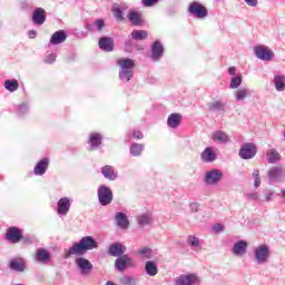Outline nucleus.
Returning a JSON list of instances; mask_svg holds the SVG:
<instances>
[{
	"label": "nucleus",
	"instance_id": "1",
	"mask_svg": "<svg viewBox=\"0 0 285 285\" xmlns=\"http://www.w3.org/2000/svg\"><path fill=\"white\" fill-rule=\"evenodd\" d=\"M95 248H99L97 240L92 236H85L78 243H73L69 249H65L63 258L70 259L72 255L81 257V255H86L88 250H95Z\"/></svg>",
	"mask_w": 285,
	"mask_h": 285
},
{
	"label": "nucleus",
	"instance_id": "2",
	"mask_svg": "<svg viewBox=\"0 0 285 285\" xmlns=\"http://www.w3.org/2000/svg\"><path fill=\"white\" fill-rule=\"evenodd\" d=\"M117 65L119 66V79L124 83H128L130 79H132L135 75V60L129 58H120L117 60Z\"/></svg>",
	"mask_w": 285,
	"mask_h": 285
},
{
	"label": "nucleus",
	"instance_id": "3",
	"mask_svg": "<svg viewBox=\"0 0 285 285\" xmlns=\"http://www.w3.org/2000/svg\"><path fill=\"white\" fill-rule=\"evenodd\" d=\"M271 259V248L268 245H259L254 249V262L257 264H268Z\"/></svg>",
	"mask_w": 285,
	"mask_h": 285
},
{
	"label": "nucleus",
	"instance_id": "4",
	"mask_svg": "<svg viewBox=\"0 0 285 285\" xmlns=\"http://www.w3.org/2000/svg\"><path fill=\"white\" fill-rule=\"evenodd\" d=\"M187 12L196 19H206L208 17V9L198 1L189 3Z\"/></svg>",
	"mask_w": 285,
	"mask_h": 285
},
{
	"label": "nucleus",
	"instance_id": "5",
	"mask_svg": "<svg viewBox=\"0 0 285 285\" xmlns=\"http://www.w3.org/2000/svg\"><path fill=\"white\" fill-rule=\"evenodd\" d=\"M224 179V171L219 169L208 170L204 176L206 186H217Z\"/></svg>",
	"mask_w": 285,
	"mask_h": 285
},
{
	"label": "nucleus",
	"instance_id": "6",
	"mask_svg": "<svg viewBox=\"0 0 285 285\" xmlns=\"http://www.w3.org/2000/svg\"><path fill=\"white\" fill-rule=\"evenodd\" d=\"M175 285H202V278L195 273L181 274L175 278Z\"/></svg>",
	"mask_w": 285,
	"mask_h": 285
},
{
	"label": "nucleus",
	"instance_id": "7",
	"mask_svg": "<svg viewBox=\"0 0 285 285\" xmlns=\"http://www.w3.org/2000/svg\"><path fill=\"white\" fill-rule=\"evenodd\" d=\"M254 55L257 59H261V61H273L275 58V52L264 45L256 46L254 48Z\"/></svg>",
	"mask_w": 285,
	"mask_h": 285
},
{
	"label": "nucleus",
	"instance_id": "8",
	"mask_svg": "<svg viewBox=\"0 0 285 285\" xmlns=\"http://www.w3.org/2000/svg\"><path fill=\"white\" fill-rule=\"evenodd\" d=\"M267 177L269 181H276V183L285 181V166L284 165L273 166L267 170Z\"/></svg>",
	"mask_w": 285,
	"mask_h": 285
},
{
	"label": "nucleus",
	"instance_id": "9",
	"mask_svg": "<svg viewBox=\"0 0 285 285\" xmlns=\"http://www.w3.org/2000/svg\"><path fill=\"white\" fill-rule=\"evenodd\" d=\"M112 190L106 186V185H101L98 188V202L101 206H109V204H112Z\"/></svg>",
	"mask_w": 285,
	"mask_h": 285
},
{
	"label": "nucleus",
	"instance_id": "10",
	"mask_svg": "<svg viewBox=\"0 0 285 285\" xmlns=\"http://www.w3.org/2000/svg\"><path fill=\"white\" fill-rule=\"evenodd\" d=\"M240 159H253L257 155V145L254 142H245L238 151Z\"/></svg>",
	"mask_w": 285,
	"mask_h": 285
},
{
	"label": "nucleus",
	"instance_id": "11",
	"mask_svg": "<svg viewBox=\"0 0 285 285\" xmlns=\"http://www.w3.org/2000/svg\"><path fill=\"white\" fill-rule=\"evenodd\" d=\"M116 271H119L120 273H124L127 268H135L137 266V263L135 259L130 258L128 255L119 256L115 262Z\"/></svg>",
	"mask_w": 285,
	"mask_h": 285
},
{
	"label": "nucleus",
	"instance_id": "12",
	"mask_svg": "<svg viewBox=\"0 0 285 285\" xmlns=\"http://www.w3.org/2000/svg\"><path fill=\"white\" fill-rule=\"evenodd\" d=\"M33 259L37 264H50V262H52V255H50L48 249L40 247L36 249Z\"/></svg>",
	"mask_w": 285,
	"mask_h": 285
},
{
	"label": "nucleus",
	"instance_id": "13",
	"mask_svg": "<svg viewBox=\"0 0 285 285\" xmlns=\"http://www.w3.org/2000/svg\"><path fill=\"white\" fill-rule=\"evenodd\" d=\"M200 159L204 164H213L217 160V151L214 147H207L202 151Z\"/></svg>",
	"mask_w": 285,
	"mask_h": 285
},
{
	"label": "nucleus",
	"instance_id": "14",
	"mask_svg": "<svg viewBox=\"0 0 285 285\" xmlns=\"http://www.w3.org/2000/svg\"><path fill=\"white\" fill-rule=\"evenodd\" d=\"M246 250H248V243L246 240L236 242L232 248V253L236 257L246 255Z\"/></svg>",
	"mask_w": 285,
	"mask_h": 285
},
{
	"label": "nucleus",
	"instance_id": "15",
	"mask_svg": "<svg viewBox=\"0 0 285 285\" xmlns=\"http://www.w3.org/2000/svg\"><path fill=\"white\" fill-rule=\"evenodd\" d=\"M98 46L104 52H112V50H115V40L110 37H101L98 41Z\"/></svg>",
	"mask_w": 285,
	"mask_h": 285
},
{
	"label": "nucleus",
	"instance_id": "16",
	"mask_svg": "<svg viewBox=\"0 0 285 285\" xmlns=\"http://www.w3.org/2000/svg\"><path fill=\"white\" fill-rule=\"evenodd\" d=\"M164 57V45H161L159 41H155L151 45V61H159Z\"/></svg>",
	"mask_w": 285,
	"mask_h": 285
},
{
	"label": "nucleus",
	"instance_id": "17",
	"mask_svg": "<svg viewBox=\"0 0 285 285\" xmlns=\"http://www.w3.org/2000/svg\"><path fill=\"white\" fill-rule=\"evenodd\" d=\"M50 164V160L48 158H42L40 161H38L33 168V174L37 177H41L46 175V171L48 170V166Z\"/></svg>",
	"mask_w": 285,
	"mask_h": 285
},
{
	"label": "nucleus",
	"instance_id": "18",
	"mask_svg": "<svg viewBox=\"0 0 285 285\" xmlns=\"http://www.w3.org/2000/svg\"><path fill=\"white\" fill-rule=\"evenodd\" d=\"M76 265L79 271H81L82 275H88V273L92 271V263L85 257H78L76 259Z\"/></svg>",
	"mask_w": 285,
	"mask_h": 285
},
{
	"label": "nucleus",
	"instance_id": "19",
	"mask_svg": "<svg viewBox=\"0 0 285 285\" xmlns=\"http://www.w3.org/2000/svg\"><path fill=\"white\" fill-rule=\"evenodd\" d=\"M32 21L36 26H43L46 23V10L43 8H36L32 13Z\"/></svg>",
	"mask_w": 285,
	"mask_h": 285
},
{
	"label": "nucleus",
	"instance_id": "20",
	"mask_svg": "<svg viewBox=\"0 0 285 285\" xmlns=\"http://www.w3.org/2000/svg\"><path fill=\"white\" fill-rule=\"evenodd\" d=\"M108 253L111 257H122L124 253H126V246H124L121 243L111 244Z\"/></svg>",
	"mask_w": 285,
	"mask_h": 285
},
{
	"label": "nucleus",
	"instance_id": "21",
	"mask_svg": "<svg viewBox=\"0 0 285 285\" xmlns=\"http://www.w3.org/2000/svg\"><path fill=\"white\" fill-rule=\"evenodd\" d=\"M70 212V198L62 197L58 202L57 213L58 215H68Z\"/></svg>",
	"mask_w": 285,
	"mask_h": 285
},
{
	"label": "nucleus",
	"instance_id": "22",
	"mask_svg": "<svg viewBox=\"0 0 285 285\" xmlns=\"http://www.w3.org/2000/svg\"><path fill=\"white\" fill-rule=\"evenodd\" d=\"M115 219L118 228L126 229L128 228V226H130V220H128V216L122 212H118L115 215Z\"/></svg>",
	"mask_w": 285,
	"mask_h": 285
},
{
	"label": "nucleus",
	"instance_id": "23",
	"mask_svg": "<svg viewBox=\"0 0 285 285\" xmlns=\"http://www.w3.org/2000/svg\"><path fill=\"white\" fill-rule=\"evenodd\" d=\"M210 139L213 141H216L217 144H228L229 141L228 134H226V131L223 130H216L212 132Z\"/></svg>",
	"mask_w": 285,
	"mask_h": 285
},
{
	"label": "nucleus",
	"instance_id": "24",
	"mask_svg": "<svg viewBox=\"0 0 285 285\" xmlns=\"http://www.w3.org/2000/svg\"><path fill=\"white\" fill-rule=\"evenodd\" d=\"M106 28L104 19H97L94 23L86 24V30L89 32H101Z\"/></svg>",
	"mask_w": 285,
	"mask_h": 285
},
{
	"label": "nucleus",
	"instance_id": "25",
	"mask_svg": "<svg viewBox=\"0 0 285 285\" xmlns=\"http://www.w3.org/2000/svg\"><path fill=\"white\" fill-rule=\"evenodd\" d=\"M137 224L140 228H146V226L153 225V214L145 213L137 216Z\"/></svg>",
	"mask_w": 285,
	"mask_h": 285
},
{
	"label": "nucleus",
	"instance_id": "26",
	"mask_svg": "<svg viewBox=\"0 0 285 285\" xmlns=\"http://www.w3.org/2000/svg\"><path fill=\"white\" fill-rule=\"evenodd\" d=\"M7 239L11 242V244H17L21 240V232L17 229V227H10L7 230Z\"/></svg>",
	"mask_w": 285,
	"mask_h": 285
},
{
	"label": "nucleus",
	"instance_id": "27",
	"mask_svg": "<svg viewBox=\"0 0 285 285\" xmlns=\"http://www.w3.org/2000/svg\"><path fill=\"white\" fill-rule=\"evenodd\" d=\"M68 39V36L66 35V31L59 30L56 31L51 38H50V43L51 46H59V43H63Z\"/></svg>",
	"mask_w": 285,
	"mask_h": 285
},
{
	"label": "nucleus",
	"instance_id": "28",
	"mask_svg": "<svg viewBox=\"0 0 285 285\" xmlns=\"http://www.w3.org/2000/svg\"><path fill=\"white\" fill-rule=\"evenodd\" d=\"M209 112H226V102L222 100H214L208 104Z\"/></svg>",
	"mask_w": 285,
	"mask_h": 285
},
{
	"label": "nucleus",
	"instance_id": "29",
	"mask_svg": "<svg viewBox=\"0 0 285 285\" xmlns=\"http://www.w3.org/2000/svg\"><path fill=\"white\" fill-rule=\"evenodd\" d=\"M144 150H146V146L139 142H132L129 147V155L131 157H141L144 155Z\"/></svg>",
	"mask_w": 285,
	"mask_h": 285
},
{
	"label": "nucleus",
	"instance_id": "30",
	"mask_svg": "<svg viewBox=\"0 0 285 285\" xmlns=\"http://www.w3.org/2000/svg\"><path fill=\"white\" fill-rule=\"evenodd\" d=\"M167 125L169 128L177 129L181 125V115L180 114H170L167 118Z\"/></svg>",
	"mask_w": 285,
	"mask_h": 285
},
{
	"label": "nucleus",
	"instance_id": "31",
	"mask_svg": "<svg viewBox=\"0 0 285 285\" xmlns=\"http://www.w3.org/2000/svg\"><path fill=\"white\" fill-rule=\"evenodd\" d=\"M101 141H102L101 134L99 132L91 134L89 137V150H97Z\"/></svg>",
	"mask_w": 285,
	"mask_h": 285
},
{
	"label": "nucleus",
	"instance_id": "32",
	"mask_svg": "<svg viewBox=\"0 0 285 285\" xmlns=\"http://www.w3.org/2000/svg\"><path fill=\"white\" fill-rule=\"evenodd\" d=\"M273 83H274L275 90L277 92H285V76L284 75L274 76Z\"/></svg>",
	"mask_w": 285,
	"mask_h": 285
},
{
	"label": "nucleus",
	"instance_id": "33",
	"mask_svg": "<svg viewBox=\"0 0 285 285\" xmlns=\"http://www.w3.org/2000/svg\"><path fill=\"white\" fill-rule=\"evenodd\" d=\"M145 273L149 276V277H155V275H157V273H159V268L157 267V263L154 261H147L145 264Z\"/></svg>",
	"mask_w": 285,
	"mask_h": 285
},
{
	"label": "nucleus",
	"instance_id": "34",
	"mask_svg": "<svg viewBox=\"0 0 285 285\" xmlns=\"http://www.w3.org/2000/svg\"><path fill=\"white\" fill-rule=\"evenodd\" d=\"M101 174L106 179H109V181H115L117 179V175L115 174V168L110 165H106L101 168Z\"/></svg>",
	"mask_w": 285,
	"mask_h": 285
},
{
	"label": "nucleus",
	"instance_id": "35",
	"mask_svg": "<svg viewBox=\"0 0 285 285\" xmlns=\"http://www.w3.org/2000/svg\"><path fill=\"white\" fill-rule=\"evenodd\" d=\"M267 161L268 164H277L282 161V155H279V151H277V149H268Z\"/></svg>",
	"mask_w": 285,
	"mask_h": 285
},
{
	"label": "nucleus",
	"instance_id": "36",
	"mask_svg": "<svg viewBox=\"0 0 285 285\" xmlns=\"http://www.w3.org/2000/svg\"><path fill=\"white\" fill-rule=\"evenodd\" d=\"M10 268L11 271H16L17 273H23L26 271V264L23 263V259H12L10 262Z\"/></svg>",
	"mask_w": 285,
	"mask_h": 285
},
{
	"label": "nucleus",
	"instance_id": "37",
	"mask_svg": "<svg viewBox=\"0 0 285 285\" xmlns=\"http://www.w3.org/2000/svg\"><path fill=\"white\" fill-rule=\"evenodd\" d=\"M236 101H244L247 97H250V90L247 88H240L234 92Z\"/></svg>",
	"mask_w": 285,
	"mask_h": 285
},
{
	"label": "nucleus",
	"instance_id": "38",
	"mask_svg": "<svg viewBox=\"0 0 285 285\" xmlns=\"http://www.w3.org/2000/svg\"><path fill=\"white\" fill-rule=\"evenodd\" d=\"M127 19L132 23V26H139L141 23V14L137 11H130L127 14Z\"/></svg>",
	"mask_w": 285,
	"mask_h": 285
},
{
	"label": "nucleus",
	"instance_id": "39",
	"mask_svg": "<svg viewBox=\"0 0 285 285\" xmlns=\"http://www.w3.org/2000/svg\"><path fill=\"white\" fill-rule=\"evenodd\" d=\"M4 88L9 92H17V90H19V81H17L16 79L6 80L4 81Z\"/></svg>",
	"mask_w": 285,
	"mask_h": 285
},
{
	"label": "nucleus",
	"instance_id": "40",
	"mask_svg": "<svg viewBox=\"0 0 285 285\" xmlns=\"http://www.w3.org/2000/svg\"><path fill=\"white\" fill-rule=\"evenodd\" d=\"M131 37L136 41H144L145 39H148V31H146V30H134L131 32Z\"/></svg>",
	"mask_w": 285,
	"mask_h": 285
},
{
	"label": "nucleus",
	"instance_id": "41",
	"mask_svg": "<svg viewBox=\"0 0 285 285\" xmlns=\"http://www.w3.org/2000/svg\"><path fill=\"white\" fill-rule=\"evenodd\" d=\"M137 255H139V257H142L144 259H151L153 249H150L149 247H141L137 250Z\"/></svg>",
	"mask_w": 285,
	"mask_h": 285
},
{
	"label": "nucleus",
	"instance_id": "42",
	"mask_svg": "<svg viewBox=\"0 0 285 285\" xmlns=\"http://www.w3.org/2000/svg\"><path fill=\"white\" fill-rule=\"evenodd\" d=\"M120 284L122 285H137L139 284V278L135 277V276H122L120 278Z\"/></svg>",
	"mask_w": 285,
	"mask_h": 285
},
{
	"label": "nucleus",
	"instance_id": "43",
	"mask_svg": "<svg viewBox=\"0 0 285 285\" xmlns=\"http://www.w3.org/2000/svg\"><path fill=\"white\" fill-rule=\"evenodd\" d=\"M239 86H242V75H238V76H235L232 78L229 88L232 90H237V88H239Z\"/></svg>",
	"mask_w": 285,
	"mask_h": 285
},
{
	"label": "nucleus",
	"instance_id": "44",
	"mask_svg": "<svg viewBox=\"0 0 285 285\" xmlns=\"http://www.w3.org/2000/svg\"><path fill=\"white\" fill-rule=\"evenodd\" d=\"M187 244L191 247V248H199L200 244H199V238L197 236L190 235L187 238Z\"/></svg>",
	"mask_w": 285,
	"mask_h": 285
},
{
	"label": "nucleus",
	"instance_id": "45",
	"mask_svg": "<svg viewBox=\"0 0 285 285\" xmlns=\"http://www.w3.org/2000/svg\"><path fill=\"white\" fill-rule=\"evenodd\" d=\"M112 12H114V17H115V19H117V21L124 20V11H121V9L119 7H112Z\"/></svg>",
	"mask_w": 285,
	"mask_h": 285
},
{
	"label": "nucleus",
	"instance_id": "46",
	"mask_svg": "<svg viewBox=\"0 0 285 285\" xmlns=\"http://www.w3.org/2000/svg\"><path fill=\"white\" fill-rule=\"evenodd\" d=\"M253 178H254V188H257L258 186L262 185V178L259 177V169H254Z\"/></svg>",
	"mask_w": 285,
	"mask_h": 285
},
{
	"label": "nucleus",
	"instance_id": "47",
	"mask_svg": "<svg viewBox=\"0 0 285 285\" xmlns=\"http://www.w3.org/2000/svg\"><path fill=\"white\" fill-rule=\"evenodd\" d=\"M274 195H275V191H273L272 189H265L264 190L265 202H271Z\"/></svg>",
	"mask_w": 285,
	"mask_h": 285
},
{
	"label": "nucleus",
	"instance_id": "48",
	"mask_svg": "<svg viewBox=\"0 0 285 285\" xmlns=\"http://www.w3.org/2000/svg\"><path fill=\"white\" fill-rule=\"evenodd\" d=\"M27 112H28V105L26 104L20 105L18 108V115L20 117H23V115H27Z\"/></svg>",
	"mask_w": 285,
	"mask_h": 285
},
{
	"label": "nucleus",
	"instance_id": "49",
	"mask_svg": "<svg viewBox=\"0 0 285 285\" xmlns=\"http://www.w3.org/2000/svg\"><path fill=\"white\" fill-rule=\"evenodd\" d=\"M247 199H250L252 202H257L259 199V193L257 191H252L246 194Z\"/></svg>",
	"mask_w": 285,
	"mask_h": 285
},
{
	"label": "nucleus",
	"instance_id": "50",
	"mask_svg": "<svg viewBox=\"0 0 285 285\" xmlns=\"http://www.w3.org/2000/svg\"><path fill=\"white\" fill-rule=\"evenodd\" d=\"M146 8H153L159 0H141Z\"/></svg>",
	"mask_w": 285,
	"mask_h": 285
},
{
	"label": "nucleus",
	"instance_id": "51",
	"mask_svg": "<svg viewBox=\"0 0 285 285\" xmlns=\"http://www.w3.org/2000/svg\"><path fill=\"white\" fill-rule=\"evenodd\" d=\"M46 63H55V61H57V55L56 53H51L46 58Z\"/></svg>",
	"mask_w": 285,
	"mask_h": 285
},
{
	"label": "nucleus",
	"instance_id": "52",
	"mask_svg": "<svg viewBox=\"0 0 285 285\" xmlns=\"http://www.w3.org/2000/svg\"><path fill=\"white\" fill-rule=\"evenodd\" d=\"M189 207L191 213H199V203H190Z\"/></svg>",
	"mask_w": 285,
	"mask_h": 285
},
{
	"label": "nucleus",
	"instance_id": "53",
	"mask_svg": "<svg viewBox=\"0 0 285 285\" xmlns=\"http://www.w3.org/2000/svg\"><path fill=\"white\" fill-rule=\"evenodd\" d=\"M214 233H222L224 230V226L222 224H216L213 227Z\"/></svg>",
	"mask_w": 285,
	"mask_h": 285
},
{
	"label": "nucleus",
	"instance_id": "54",
	"mask_svg": "<svg viewBox=\"0 0 285 285\" xmlns=\"http://www.w3.org/2000/svg\"><path fill=\"white\" fill-rule=\"evenodd\" d=\"M250 8H257V0H244Z\"/></svg>",
	"mask_w": 285,
	"mask_h": 285
},
{
	"label": "nucleus",
	"instance_id": "55",
	"mask_svg": "<svg viewBox=\"0 0 285 285\" xmlns=\"http://www.w3.org/2000/svg\"><path fill=\"white\" fill-rule=\"evenodd\" d=\"M132 137L134 139H141L144 137V134H141V131H134Z\"/></svg>",
	"mask_w": 285,
	"mask_h": 285
},
{
	"label": "nucleus",
	"instance_id": "56",
	"mask_svg": "<svg viewBox=\"0 0 285 285\" xmlns=\"http://www.w3.org/2000/svg\"><path fill=\"white\" fill-rule=\"evenodd\" d=\"M132 46H134L132 40H127V41L125 42L126 50H130V48H132Z\"/></svg>",
	"mask_w": 285,
	"mask_h": 285
},
{
	"label": "nucleus",
	"instance_id": "57",
	"mask_svg": "<svg viewBox=\"0 0 285 285\" xmlns=\"http://www.w3.org/2000/svg\"><path fill=\"white\" fill-rule=\"evenodd\" d=\"M235 72H237V68H235V67H229V68H228V73H229L232 77H235Z\"/></svg>",
	"mask_w": 285,
	"mask_h": 285
},
{
	"label": "nucleus",
	"instance_id": "58",
	"mask_svg": "<svg viewBox=\"0 0 285 285\" xmlns=\"http://www.w3.org/2000/svg\"><path fill=\"white\" fill-rule=\"evenodd\" d=\"M28 35H29V39H36L37 38V31H35V30H30Z\"/></svg>",
	"mask_w": 285,
	"mask_h": 285
},
{
	"label": "nucleus",
	"instance_id": "59",
	"mask_svg": "<svg viewBox=\"0 0 285 285\" xmlns=\"http://www.w3.org/2000/svg\"><path fill=\"white\" fill-rule=\"evenodd\" d=\"M281 193H282V196H283L284 199H285V189H282Z\"/></svg>",
	"mask_w": 285,
	"mask_h": 285
},
{
	"label": "nucleus",
	"instance_id": "60",
	"mask_svg": "<svg viewBox=\"0 0 285 285\" xmlns=\"http://www.w3.org/2000/svg\"><path fill=\"white\" fill-rule=\"evenodd\" d=\"M106 285H115V283L109 281V282L106 283Z\"/></svg>",
	"mask_w": 285,
	"mask_h": 285
}]
</instances>
